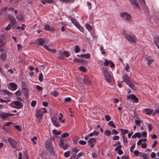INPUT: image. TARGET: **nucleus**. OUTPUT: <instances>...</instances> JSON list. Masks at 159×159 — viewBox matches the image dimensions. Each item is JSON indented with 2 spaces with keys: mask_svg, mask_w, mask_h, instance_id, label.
Listing matches in <instances>:
<instances>
[{
  "mask_svg": "<svg viewBox=\"0 0 159 159\" xmlns=\"http://www.w3.org/2000/svg\"><path fill=\"white\" fill-rule=\"evenodd\" d=\"M138 119H139V120H135V123L136 125L140 126V124L143 121L141 120L140 118H139Z\"/></svg>",
  "mask_w": 159,
  "mask_h": 159,
  "instance_id": "c85d7f7f",
  "label": "nucleus"
},
{
  "mask_svg": "<svg viewBox=\"0 0 159 159\" xmlns=\"http://www.w3.org/2000/svg\"><path fill=\"white\" fill-rule=\"evenodd\" d=\"M83 81L85 84H89L90 83V81L87 76L84 77Z\"/></svg>",
  "mask_w": 159,
  "mask_h": 159,
  "instance_id": "412c9836",
  "label": "nucleus"
},
{
  "mask_svg": "<svg viewBox=\"0 0 159 159\" xmlns=\"http://www.w3.org/2000/svg\"><path fill=\"white\" fill-rule=\"evenodd\" d=\"M7 141L12 148H14L16 147L17 143L13 139L11 138H9L7 139Z\"/></svg>",
  "mask_w": 159,
  "mask_h": 159,
  "instance_id": "0eeeda50",
  "label": "nucleus"
},
{
  "mask_svg": "<svg viewBox=\"0 0 159 159\" xmlns=\"http://www.w3.org/2000/svg\"><path fill=\"white\" fill-rule=\"evenodd\" d=\"M11 101L10 99H8L7 100H4L2 99H0V102H8Z\"/></svg>",
  "mask_w": 159,
  "mask_h": 159,
  "instance_id": "5fc2aeb1",
  "label": "nucleus"
},
{
  "mask_svg": "<svg viewBox=\"0 0 159 159\" xmlns=\"http://www.w3.org/2000/svg\"><path fill=\"white\" fill-rule=\"evenodd\" d=\"M108 125L112 127L113 128L116 127V125L113 124V122L112 121H110L108 123Z\"/></svg>",
  "mask_w": 159,
  "mask_h": 159,
  "instance_id": "2f4dec72",
  "label": "nucleus"
},
{
  "mask_svg": "<svg viewBox=\"0 0 159 159\" xmlns=\"http://www.w3.org/2000/svg\"><path fill=\"white\" fill-rule=\"evenodd\" d=\"M146 61H148V65H150L151 63L153 62V60L150 57H145Z\"/></svg>",
  "mask_w": 159,
  "mask_h": 159,
  "instance_id": "a211bd4d",
  "label": "nucleus"
},
{
  "mask_svg": "<svg viewBox=\"0 0 159 159\" xmlns=\"http://www.w3.org/2000/svg\"><path fill=\"white\" fill-rule=\"evenodd\" d=\"M71 98L70 97L68 98H65L64 99V102H70L71 100Z\"/></svg>",
  "mask_w": 159,
  "mask_h": 159,
  "instance_id": "603ef678",
  "label": "nucleus"
},
{
  "mask_svg": "<svg viewBox=\"0 0 159 159\" xmlns=\"http://www.w3.org/2000/svg\"><path fill=\"white\" fill-rule=\"evenodd\" d=\"M148 127L149 129V132H150L151 131L153 127L152 125L151 124H149L148 125Z\"/></svg>",
  "mask_w": 159,
  "mask_h": 159,
  "instance_id": "052dcab7",
  "label": "nucleus"
},
{
  "mask_svg": "<svg viewBox=\"0 0 159 159\" xmlns=\"http://www.w3.org/2000/svg\"><path fill=\"white\" fill-rule=\"evenodd\" d=\"M80 51L79 47L78 45H76L75 47V51L76 53H78Z\"/></svg>",
  "mask_w": 159,
  "mask_h": 159,
  "instance_id": "37998d69",
  "label": "nucleus"
},
{
  "mask_svg": "<svg viewBox=\"0 0 159 159\" xmlns=\"http://www.w3.org/2000/svg\"><path fill=\"white\" fill-rule=\"evenodd\" d=\"M120 137L118 135L114 136L113 137V139L114 140H117L119 139Z\"/></svg>",
  "mask_w": 159,
  "mask_h": 159,
  "instance_id": "69168bd1",
  "label": "nucleus"
},
{
  "mask_svg": "<svg viewBox=\"0 0 159 159\" xmlns=\"http://www.w3.org/2000/svg\"><path fill=\"white\" fill-rule=\"evenodd\" d=\"M36 101H32L31 103V105L33 107H34L35 106V105H36Z\"/></svg>",
  "mask_w": 159,
  "mask_h": 159,
  "instance_id": "0e129e2a",
  "label": "nucleus"
},
{
  "mask_svg": "<svg viewBox=\"0 0 159 159\" xmlns=\"http://www.w3.org/2000/svg\"><path fill=\"white\" fill-rule=\"evenodd\" d=\"M85 26H86V29L88 30L89 31L90 30H91V26L89 24H86Z\"/></svg>",
  "mask_w": 159,
  "mask_h": 159,
  "instance_id": "c03bdc74",
  "label": "nucleus"
},
{
  "mask_svg": "<svg viewBox=\"0 0 159 159\" xmlns=\"http://www.w3.org/2000/svg\"><path fill=\"white\" fill-rule=\"evenodd\" d=\"M59 146L60 147L63 148L64 150H66L67 149L68 145L67 144H64V140L62 138H61L59 142Z\"/></svg>",
  "mask_w": 159,
  "mask_h": 159,
  "instance_id": "1a4fd4ad",
  "label": "nucleus"
},
{
  "mask_svg": "<svg viewBox=\"0 0 159 159\" xmlns=\"http://www.w3.org/2000/svg\"><path fill=\"white\" fill-rule=\"evenodd\" d=\"M105 118L107 121H109L111 120V117L108 115H106Z\"/></svg>",
  "mask_w": 159,
  "mask_h": 159,
  "instance_id": "e2e57ef3",
  "label": "nucleus"
},
{
  "mask_svg": "<svg viewBox=\"0 0 159 159\" xmlns=\"http://www.w3.org/2000/svg\"><path fill=\"white\" fill-rule=\"evenodd\" d=\"M21 92L20 91L18 90L16 92L15 94L16 97L20 96L21 95Z\"/></svg>",
  "mask_w": 159,
  "mask_h": 159,
  "instance_id": "3c124183",
  "label": "nucleus"
},
{
  "mask_svg": "<svg viewBox=\"0 0 159 159\" xmlns=\"http://www.w3.org/2000/svg\"><path fill=\"white\" fill-rule=\"evenodd\" d=\"M0 116H1V117H2V119L3 120L8 117V113H6L5 112H2L0 113Z\"/></svg>",
  "mask_w": 159,
  "mask_h": 159,
  "instance_id": "5701e85b",
  "label": "nucleus"
},
{
  "mask_svg": "<svg viewBox=\"0 0 159 159\" xmlns=\"http://www.w3.org/2000/svg\"><path fill=\"white\" fill-rule=\"evenodd\" d=\"M45 146L46 150L51 153H53V148L52 143V141L49 139L45 142Z\"/></svg>",
  "mask_w": 159,
  "mask_h": 159,
  "instance_id": "7ed1b4c3",
  "label": "nucleus"
},
{
  "mask_svg": "<svg viewBox=\"0 0 159 159\" xmlns=\"http://www.w3.org/2000/svg\"><path fill=\"white\" fill-rule=\"evenodd\" d=\"M70 151H67V152L64 153V156L66 157H67L70 156Z\"/></svg>",
  "mask_w": 159,
  "mask_h": 159,
  "instance_id": "49530a36",
  "label": "nucleus"
},
{
  "mask_svg": "<svg viewBox=\"0 0 159 159\" xmlns=\"http://www.w3.org/2000/svg\"><path fill=\"white\" fill-rule=\"evenodd\" d=\"M12 124V123L11 122H6L3 125V126H9L11 124Z\"/></svg>",
  "mask_w": 159,
  "mask_h": 159,
  "instance_id": "09e8293b",
  "label": "nucleus"
},
{
  "mask_svg": "<svg viewBox=\"0 0 159 159\" xmlns=\"http://www.w3.org/2000/svg\"><path fill=\"white\" fill-rule=\"evenodd\" d=\"M44 27L45 30H46L52 32H54L55 31V30L54 29L50 27V26L47 24H45L44 25Z\"/></svg>",
  "mask_w": 159,
  "mask_h": 159,
  "instance_id": "4468645a",
  "label": "nucleus"
},
{
  "mask_svg": "<svg viewBox=\"0 0 159 159\" xmlns=\"http://www.w3.org/2000/svg\"><path fill=\"white\" fill-rule=\"evenodd\" d=\"M75 0H60L61 2H62L66 3H73L74 2Z\"/></svg>",
  "mask_w": 159,
  "mask_h": 159,
  "instance_id": "cd10ccee",
  "label": "nucleus"
},
{
  "mask_svg": "<svg viewBox=\"0 0 159 159\" xmlns=\"http://www.w3.org/2000/svg\"><path fill=\"white\" fill-rule=\"evenodd\" d=\"M123 35L125 38L129 42L132 44H135L136 42L137 41V39L136 36L133 34L129 35L125 33Z\"/></svg>",
  "mask_w": 159,
  "mask_h": 159,
  "instance_id": "f257e3e1",
  "label": "nucleus"
},
{
  "mask_svg": "<svg viewBox=\"0 0 159 159\" xmlns=\"http://www.w3.org/2000/svg\"><path fill=\"white\" fill-rule=\"evenodd\" d=\"M139 1L140 2L141 5H144L145 4V2L144 0H139Z\"/></svg>",
  "mask_w": 159,
  "mask_h": 159,
  "instance_id": "774afa93",
  "label": "nucleus"
},
{
  "mask_svg": "<svg viewBox=\"0 0 159 159\" xmlns=\"http://www.w3.org/2000/svg\"><path fill=\"white\" fill-rule=\"evenodd\" d=\"M69 136V134L68 133H65L61 135V137L63 138H65Z\"/></svg>",
  "mask_w": 159,
  "mask_h": 159,
  "instance_id": "de8ad7c7",
  "label": "nucleus"
},
{
  "mask_svg": "<svg viewBox=\"0 0 159 159\" xmlns=\"http://www.w3.org/2000/svg\"><path fill=\"white\" fill-rule=\"evenodd\" d=\"M130 1L131 3L133 5H134V6L136 8H139V6L138 4L137 0H130Z\"/></svg>",
  "mask_w": 159,
  "mask_h": 159,
  "instance_id": "dca6fc26",
  "label": "nucleus"
},
{
  "mask_svg": "<svg viewBox=\"0 0 159 159\" xmlns=\"http://www.w3.org/2000/svg\"><path fill=\"white\" fill-rule=\"evenodd\" d=\"M109 64H110V67L111 68L113 67L114 65V64L111 61L105 59L104 63V65L106 66H107Z\"/></svg>",
  "mask_w": 159,
  "mask_h": 159,
  "instance_id": "9b49d317",
  "label": "nucleus"
},
{
  "mask_svg": "<svg viewBox=\"0 0 159 159\" xmlns=\"http://www.w3.org/2000/svg\"><path fill=\"white\" fill-rule=\"evenodd\" d=\"M1 58L2 60H5L6 58V55L5 53H2L1 55Z\"/></svg>",
  "mask_w": 159,
  "mask_h": 159,
  "instance_id": "c9c22d12",
  "label": "nucleus"
},
{
  "mask_svg": "<svg viewBox=\"0 0 159 159\" xmlns=\"http://www.w3.org/2000/svg\"><path fill=\"white\" fill-rule=\"evenodd\" d=\"M51 119L53 125L54 126L57 127H59L60 126V124L57 121V119L55 117H52Z\"/></svg>",
  "mask_w": 159,
  "mask_h": 159,
  "instance_id": "ddd939ff",
  "label": "nucleus"
},
{
  "mask_svg": "<svg viewBox=\"0 0 159 159\" xmlns=\"http://www.w3.org/2000/svg\"><path fill=\"white\" fill-rule=\"evenodd\" d=\"M10 106L15 108L20 109L22 108L23 106L22 103L18 101H12L10 104Z\"/></svg>",
  "mask_w": 159,
  "mask_h": 159,
  "instance_id": "20e7f679",
  "label": "nucleus"
},
{
  "mask_svg": "<svg viewBox=\"0 0 159 159\" xmlns=\"http://www.w3.org/2000/svg\"><path fill=\"white\" fill-rule=\"evenodd\" d=\"M45 41L42 38H40L38 40V45L42 46L44 43Z\"/></svg>",
  "mask_w": 159,
  "mask_h": 159,
  "instance_id": "393cba45",
  "label": "nucleus"
},
{
  "mask_svg": "<svg viewBox=\"0 0 159 159\" xmlns=\"http://www.w3.org/2000/svg\"><path fill=\"white\" fill-rule=\"evenodd\" d=\"M80 57H83L86 59H89L90 57V55L88 53L87 54H81L80 55Z\"/></svg>",
  "mask_w": 159,
  "mask_h": 159,
  "instance_id": "c756f323",
  "label": "nucleus"
},
{
  "mask_svg": "<svg viewBox=\"0 0 159 159\" xmlns=\"http://www.w3.org/2000/svg\"><path fill=\"white\" fill-rule=\"evenodd\" d=\"M70 55V53L68 51H65L62 53V55H65L66 57H68Z\"/></svg>",
  "mask_w": 159,
  "mask_h": 159,
  "instance_id": "e433bc0d",
  "label": "nucleus"
},
{
  "mask_svg": "<svg viewBox=\"0 0 159 159\" xmlns=\"http://www.w3.org/2000/svg\"><path fill=\"white\" fill-rule=\"evenodd\" d=\"M43 109H38L35 111V116L37 120L39 122L41 121V120L43 119Z\"/></svg>",
  "mask_w": 159,
  "mask_h": 159,
  "instance_id": "39448f33",
  "label": "nucleus"
},
{
  "mask_svg": "<svg viewBox=\"0 0 159 159\" xmlns=\"http://www.w3.org/2000/svg\"><path fill=\"white\" fill-rule=\"evenodd\" d=\"M41 2L43 5H45L46 3H52L54 2L53 0H43L41 1Z\"/></svg>",
  "mask_w": 159,
  "mask_h": 159,
  "instance_id": "6ab92c4d",
  "label": "nucleus"
},
{
  "mask_svg": "<svg viewBox=\"0 0 159 159\" xmlns=\"http://www.w3.org/2000/svg\"><path fill=\"white\" fill-rule=\"evenodd\" d=\"M138 137L139 138H140L141 137V134L140 133H136L133 135L132 136V138H135Z\"/></svg>",
  "mask_w": 159,
  "mask_h": 159,
  "instance_id": "b1692460",
  "label": "nucleus"
},
{
  "mask_svg": "<svg viewBox=\"0 0 159 159\" xmlns=\"http://www.w3.org/2000/svg\"><path fill=\"white\" fill-rule=\"evenodd\" d=\"M127 98L129 99H131L133 101L138 103L139 102V99L134 94H130L127 97Z\"/></svg>",
  "mask_w": 159,
  "mask_h": 159,
  "instance_id": "423d86ee",
  "label": "nucleus"
},
{
  "mask_svg": "<svg viewBox=\"0 0 159 159\" xmlns=\"http://www.w3.org/2000/svg\"><path fill=\"white\" fill-rule=\"evenodd\" d=\"M52 132L53 134L57 135H59L61 134V132L60 131H57L56 129L53 130Z\"/></svg>",
  "mask_w": 159,
  "mask_h": 159,
  "instance_id": "f704fd0d",
  "label": "nucleus"
},
{
  "mask_svg": "<svg viewBox=\"0 0 159 159\" xmlns=\"http://www.w3.org/2000/svg\"><path fill=\"white\" fill-rule=\"evenodd\" d=\"M8 17L11 24L14 25L16 23V19L13 16L9 14L8 15Z\"/></svg>",
  "mask_w": 159,
  "mask_h": 159,
  "instance_id": "9d476101",
  "label": "nucleus"
},
{
  "mask_svg": "<svg viewBox=\"0 0 159 159\" xmlns=\"http://www.w3.org/2000/svg\"><path fill=\"white\" fill-rule=\"evenodd\" d=\"M79 151V149L77 148H74L72 149V151L73 152H75V153L76 154Z\"/></svg>",
  "mask_w": 159,
  "mask_h": 159,
  "instance_id": "bf43d9fd",
  "label": "nucleus"
},
{
  "mask_svg": "<svg viewBox=\"0 0 159 159\" xmlns=\"http://www.w3.org/2000/svg\"><path fill=\"white\" fill-rule=\"evenodd\" d=\"M79 69L84 72H85L86 71V68L83 66H80L79 67Z\"/></svg>",
  "mask_w": 159,
  "mask_h": 159,
  "instance_id": "6e6d98bb",
  "label": "nucleus"
},
{
  "mask_svg": "<svg viewBox=\"0 0 159 159\" xmlns=\"http://www.w3.org/2000/svg\"><path fill=\"white\" fill-rule=\"evenodd\" d=\"M72 23H73L76 27L80 24L77 20L73 18H71L70 19Z\"/></svg>",
  "mask_w": 159,
  "mask_h": 159,
  "instance_id": "4be33fe9",
  "label": "nucleus"
},
{
  "mask_svg": "<svg viewBox=\"0 0 159 159\" xmlns=\"http://www.w3.org/2000/svg\"><path fill=\"white\" fill-rule=\"evenodd\" d=\"M102 70L104 75L105 74H107V73L109 72L108 71L107 69L105 67H103L102 69Z\"/></svg>",
  "mask_w": 159,
  "mask_h": 159,
  "instance_id": "4c0bfd02",
  "label": "nucleus"
},
{
  "mask_svg": "<svg viewBox=\"0 0 159 159\" xmlns=\"http://www.w3.org/2000/svg\"><path fill=\"white\" fill-rule=\"evenodd\" d=\"M111 131L109 130H106L105 131L104 134L107 136H109L111 134Z\"/></svg>",
  "mask_w": 159,
  "mask_h": 159,
  "instance_id": "72a5a7b5",
  "label": "nucleus"
},
{
  "mask_svg": "<svg viewBox=\"0 0 159 159\" xmlns=\"http://www.w3.org/2000/svg\"><path fill=\"white\" fill-rule=\"evenodd\" d=\"M104 75L105 76L106 80L108 82H110L111 80V75L109 74V72L107 73V74H105Z\"/></svg>",
  "mask_w": 159,
  "mask_h": 159,
  "instance_id": "f3484780",
  "label": "nucleus"
},
{
  "mask_svg": "<svg viewBox=\"0 0 159 159\" xmlns=\"http://www.w3.org/2000/svg\"><path fill=\"white\" fill-rule=\"evenodd\" d=\"M43 75L42 73L39 74V79L40 82H42L43 80Z\"/></svg>",
  "mask_w": 159,
  "mask_h": 159,
  "instance_id": "ea45409f",
  "label": "nucleus"
},
{
  "mask_svg": "<svg viewBox=\"0 0 159 159\" xmlns=\"http://www.w3.org/2000/svg\"><path fill=\"white\" fill-rule=\"evenodd\" d=\"M2 92L3 95L7 94L10 97H12L13 94L7 90L3 89L2 90Z\"/></svg>",
  "mask_w": 159,
  "mask_h": 159,
  "instance_id": "2eb2a0df",
  "label": "nucleus"
},
{
  "mask_svg": "<svg viewBox=\"0 0 159 159\" xmlns=\"http://www.w3.org/2000/svg\"><path fill=\"white\" fill-rule=\"evenodd\" d=\"M79 143L80 145H84L86 144V141L83 140H80L79 142Z\"/></svg>",
  "mask_w": 159,
  "mask_h": 159,
  "instance_id": "680f3d73",
  "label": "nucleus"
},
{
  "mask_svg": "<svg viewBox=\"0 0 159 159\" xmlns=\"http://www.w3.org/2000/svg\"><path fill=\"white\" fill-rule=\"evenodd\" d=\"M139 152L138 151L136 150L134 152V154L136 156H137L139 154Z\"/></svg>",
  "mask_w": 159,
  "mask_h": 159,
  "instance_id": "338daca9",
  "label": "nucleus"
},
{
  "mask_svg": "<svg viewBox=\"0 0 159 159\" xmlns=\"http://www.w3.org/2000/svg\"><path fill=\"white\" fill-rule=\"evenodd\" d=\"M122 78L123 80V81L129 85L132 89H134L135 86L132 83L129 79V77L126 74H125L122 76Z\"/></svg>",
  "mask_w": 159,
  "mask_h": 159,
  "instance_id": "f03ea898",
  "label": "nucleus"
},
{
  "mask_svg": "<svg viewBox=\"0 0 159 159\" xmlns=\"http://www.w3.org/2000/svg\"><path fill=\"white\" fill-rule=\"evenodd\" d=\"M21 86L22 89L26 88V84L24 82H22Z\"/></svg>",
  "mask_w": 159,
  "mask_h": 159,
  "instance_id": "8fccbe9b",
  "label": "nucleus"
},
{
  "mask_svg": "<svg viewBox=\"0 0 159 159\" xmlns=\"http://www.w3.org/2000/svg\"><path fill=\"white\" fill-rule=\"evenodd\" d=\"M50 94L56 97L58 95V93L56 91H53L50 93Z\"/></svg>",
  "mask_w": 159,
  "mask_h": 159,
  "instance_id": "a19ab883",
  "label": "nucleus"
},
{
  "mask_svg": "<svg viewBox=\"0 0 159 159\" xmlns=\"http://www.w3.org/2000/svg\"><path fill=\"white\" fill-rule=\"evenodd\" d=\"M9 85L12 88V90H16L17 88V85L15 83H10L9 84Z\"/></svg>",
  "mask_w": 159,
  "mask_h": 159,
  "instance_id": "aec40b11",
  "label": "nucleus"
},
{
  "mask_svg": "<svg viewBox=\"0 0 159 159\" xmlns=\"http://www.w3.org/2000/svg\"><path fill=\"white\" fill-rule=\"evenodd\" d=\"M111 133L112 134H117L119 133L115 129H113Z\"/></svg>",
  "mask_w": 159,
  "mask_h": 159,
  "instance_id": "13d9d810",
  "label": "nucleus"
},
{
  "mask_svg": "<svg viewBox=\"0 0 159 159\" xmlns=\"http://www.w3.org/2000/svg\"><path fill=\"white\" fill-rule=\"evenodd\" d=\"M120 16L122 17L125 16V20L127 21L131 19V16L126 12H123L120 13Z\"/></svg>",
  "mask_w": 159,
  "mask_h": 159,
  "instance_id": "6e6552de",
  "label": "nucleus"
},
{
  "mask_svg": "<svg viewBox=\"0 0 159 159\" xmlns=\"http://www.w3.org/2000/svg\"><path fill=\"white\" fill-rule=\"evenodd\" d=\"M37 137L35 136H34L33 138L31 139V141H32L34 144H36V143L35 141H36L37 140Z\"/></svg>",
  "mask_w": 159,
  "mask_h": 159,
  "instance_id": "79ce46f5",
  "label": "nucleus"
},
{
  "mask_svg": "<svg viewBox=\"0 0 159 159\" xmlns=\"http://www.w3.org/2000/svg\"><path fill=\"white\" fill-rule=\"evenodd\" d=\"M96 142V140L94 138H91L89 139L88 141V143H93Z\"/></svg>",
  "mask_w": 159,
  "mask_h": 159,
  "instance_id": "473e14b6",
  "label": "nucleus"
},
{
  "mask_svg": "<svg viewBox=\"0 0 159 159\" xmlns=\"http://www.w3.org/2000/svg\"><path fill=\"white\" fill-rule=\"evenodd\" d=\"M16 18L17 20L19 21L22 20H23V16L22 14H20L16 16Z\"/></svg>",
  "mask_w": 159,
  "mask_h": 159,
  "instance_id": "bb28decb",
  "label": "nucleus"
},
{
  "mask_svg": "<svg viewBox=\"0 0 159 159\" xmlns=\"http://www.w3.org/2000/svg\"><path fill=\"white\" fill-rule=\"evenodd\" d=\"M36 88L38 91H42L43 90V88L39 85H36Z\"/></svg>",
  "mask_w": 159,
  "mask_h": 159,
  "instance_id": "864d4df0",
  "label": "nucleus"
},
{
  "mask_svg": "<svg viewBox=\"0 0 159 159\" xmlns=\"http://www.w3.org/2000/svg\"><path fill=\"white\" fill-rule=\"evenodd\" d=\"M122 138L123 140L124 143H127V139L126 137L124 135L122 136Z\"/></svg>",
  "mask_w": 159,
  "mask_h": 159,
  "instance_id": "4d7b16f0",
  "label": "nucleus"
},
{
  "mask_svg": "<svg viewBox=\"0 0 159 159\" xmlns=\"http://www.w3.org/2000/svg\"><path fill=\"white\" fill-rule=\"evenodd\" d=\"M120 130L122 136L124 135L125 134L128 133L129 132V130L128 129H121Z\"/></svg>",
  "mask_w": 159,
  "mask_h": 159,
  "instance_id": "7c9ffc66",
  "label": "nucleus"
},
{
  "mask_svg": "<svg viewBox=\"0 0 159 159\" xmlns=\"http://www.w3.org/2000/svg\"><path fill=\"white\" fill-rule=\"evenodd\" d=\"M79 30L82 32H84V29L83 27L80 25V24L76 27Z\"/></svg>",
  "mask_w": 159,
  "mask_h": 159,
  "instance_id": "58836bf2",
  "label": "nucleus"
},
{
  "mask_svg": "<svg viewBox=\"0 0 159 159\" xmlns=\"http://www.w3.org/2000/svg\"><path fill=\"white\" fill-rule=\"evenodd\" d=\"M153 111V110L149 108L145 109L143 110V112L147 115L152 114Z\"/></svg>",
  "mask_w": 159,
  "mask_h": 159,
  "instance_id": "f8f14e48",
  "label": "nucleus"
},
{
  "mask_svg": "<svg viewBox=\"0 0 159 159\" xmlns=\"http://www.w3.org/2000/svg\"><path fill=\"white\" fill-rule=\"evenodd\" d=\"M159 40V38L158 37H155L154 38V42L155 43L156 45L157 46V42H158Z\"/></svg>",
  "mask_w": 159,
  "mask_h": 159,
  "instance_id": "a18cd8bd",
  "label": "nucleus"
},
{
  "mask_svg": "<svg viewBox=\"0 0 159 159\" xmlns=\"http://www.w3.org/2000/svg\"><path fill=\"white\" fill-rule=\"evenodd\" d=\"M23 93L24 94L25 96V98L28 97L29 94L28 93V90L27 88H26L22 89Z\"/></svg>",
  "mask_w": 159,
  "mask_h": 159,
  "instance_id": "a878e982",
  "label": "nucleus"
}]
</instances>
